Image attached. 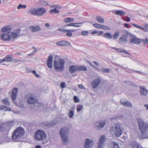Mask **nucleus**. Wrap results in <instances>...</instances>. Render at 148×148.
Returning <instances> with one entry per match:
<instances>
[{"mask_svg":"<svg viewBox=\"0 0 148 148\" xmlns=\"http://www.w3.org/2000/svg\"><path fill=\"white\" fill-rule=\"evenodd\" d=\"M83 108V106L82 105H79L77 107V112H80Z\"/></svg>","mask_w":148,"mask_h":148,"instance_id":"c03bdc74","label":"nucleus"},{"mask_svg":"<svg viewBox=\"0 0 148 148\" xmlns=\"http://www.w3.org/2000/svg\"><path fill=\"white\" fill-rule=\"evenodd\" d=\"M75 24L74 23H71L64 25L65 27L72 26L74 27Z\"/></svg>","mask_w":148,"mask_h":148,"instance_id":"680f3d73","label":"nucleus"},{"mask_svg":"<svg viewBox=\"0 0 148 148\" xmlns=\"http://www.w3.org/2000/svg\"><path fill=\"white\" fill-rule=\"evenodd\" d=\"M103 36L108 39H111L112 38V36L110 32H107L104 33L103 34Z\"/></svg>","mask_w":148,"mask_h":148,"instance_id":"b1692460","label":"nucleus"},{"mask_svg":"<svg viewBox=\"0 0 148 148\" xmlns=\"http://www.w3.org/2000/svg\"><path fill=\"white\" fill-rule=\"evenodd\" d=\"M53 56L52 55H50L48 56L47 61V65L49 68L52 67V63L53 62Z\"/></svg>","mask_w":148,"mask_h":148,"instance_id":"f3484780","label":"nucleus"},{"mask_svg":"<svg viewBox=\"0 0 148 148\" xmlns=\"http://www.w3.org/2000/svg\"><path fill=\"white\" fill-rule=\"evenodd\" d=\"M40 4L43 6H47L48 5V3L45 1H42L40 2Z\"/></svg>","mask_w":148,"mask_h":148,"instance_id":"79ce46f5","label":"nucleus"},{"mask_svg":"<svg viewBox=\"0 0 148 148\" xmlns=\"http://www.w3.org/2000/svg\"><path fill=\"white\" fill-rule=\"evenodd\" d=\"M56 121H50L43 122L42 124L43 126L46 128L50 127L56 124Z\"/></svg>","mask_w":148,"mask_h":148,"instance_id":"9d476101","label":"nucleus"},{"mask_svg":"<svg viewBox=\"0 0 148 148\" xmlns=\"http://www.w3.org/2000/svg\"><path fill=\"white\" fill-rule=\"evenodd\" d=\"M74 115V111L73 110H70L69 112V114L68 115L69 117L71 118Z\"/></svg>","mask_w":148,"mask_h":148,"instance_id":"a18cd8bd","label":"nucleus"},{"mask_svg":"<svg viewBox=\"0 0 148 148\" xmlns=\"http://www.w3.org/2000/svg\"><path fill=\"white\" fill-rule=\"evenodd\" d=\"M29 12L32 14L36 16L37 11L36 10L35 8L31 9L30 10H29Z\"/></svg>","mask_w":148,"mask_h":148,"instance_id":"e433bc0d","label":"nucleus"},{"mask_svg":"<svg viewBox=\"0 0 148 148\" xmlns=\"http://www.w3.org/2000/svg\"><path fill=\"white\" fill-rule=\"evenodd\" d=\"M65 64L64 59H60L58 62L55 60L53 61V67L57 72H61L64 71Z\"/></svg>","mask_w":148,"mask_h":148,"instance_id":"f03ea898","label":"nucleus"},{"mask_svg":"<svg viewBox=\"0 0 148 148\" xmlns=\"http://www.w3.org/2000/svg\"><path fill=\"white\" fill-rule=\"evenodd\" d=\"M56 44L59 46H68L70 45L69 42L66 40H60L57 42Z\"/></svg>","mask_w":148,"mask_h":148,"instance_id":"f8f14e48","label":"nucleus"},{"mask_svg":"<svg viewBox=\"0 0 148 148\" xmlns=\"http://www.w3.org/2000/svg\"><path fill=\"white\" fill-rule=\"evenodd\" d=\"M132 147L133 148H139V146L138 144L136 142H133L132 143Z\"/></svg>","mask_w":148,"mask_h":148,"instance_id":"f704fd0d","label":"nucleus"},{"mask_svg":"<svg viewBox=\"0 0 148 148\" xmlns=\"http://www.w3.org/2000/svg\"><path fill=\"white\" fill-rule=\"evenodd\" d=\"M58 30L59 31L63 32L64 33H66L67 32H74L75 31V30L74 29H65L60 28H58Z\"/></svg>","mask_w":148,"mask_h":148,"instance_id":"bb28decb","label":"nucleus"},{"mask_svg":"<svg viewBox=\"0 0 148 148\" xmlns=\"http://www.w3.org/2000/svg\"><path fill=\"white\" fill-rule=\"evenodd\" d=\"M125 21L127 22L130 21V17H125Z\"/></svg>","mask_w":148,"mask_h":148,"instance_id":"69168bd1","label":"nucleus"},{"mask_svg":"<svg viewBox=\"0 0 148 148\" xmlns=\"http://www.w3.org/2000/svg\"><path fill=\"white\" fill-rule=\"evenodd\" d=\"M133 37H134V38H131L130 39L129 43L131 44H140L141 42L140 39L136 38L135 36H134Z\"/></svg>","mask_w":148,"mask_h":148,"instance_id":"4468645a","label":"nucleus"},{"mask_svg":"<svg viewBox=\"0 0 148 148\" xmlns=\"http://www.w3.org/2000/svg\"><path fill=\"white\" fill-rule=\"evenodd\" d=\"M101 82V79H96L95 80L92 81L91 82V84L92 88H97Z\"/></svg>","mask_w":148,"mask_h":148,"instance_id":"9b49d317","label":"nucleus"},{"mask_svg":"<svg viewBox=\"0 0 148 148\" xmlns=\"http://www.w3.org/2000/svg\"><path fill=\"white\" fill-rule=\"evenodd\" d=\"M18 91V89L16 88H14L12 90V93H14V94H17Z\"/></svg>","mask_w":148,"mask_h":148,"instance_id":"4d7b16f0","label":"nucleus"},{"mask_svg":"<svg viewBox=\"0 0 148 148\" xmlns=\"http://www.w3.org/2000/svg\"><path fill=\"white\" fill-rule=\"evenodd\" d=\"M88 31H84L82 32L81 34L82 35L87 36L88 35Z\"/></svg>","mask_w":148,"mask_h":148,"instance_id":"49530a36","label":"nucleus"},{"mask_svg":"<svg viewBox=\"0 0 148 148\" xmlns=\"http://www.w3.org/2000/svg\"><path fill=\"white\" fill-rule=\"evenodd\" d=\"M86 62H87V63H88L89 64V65H90V66H92V67H93L94 68H95V69H97V70H99V68H98V67H95V66H94V65H93L92 64V63H91V62H90L88 60H86Z\"/></svg>","mask_w":148,"mask_h":148,"instance_id":"603ef678","label":"nucleus"},{"mask_svg":"<svg viewBox=\"0 0 148 148\" xmlns=\"http://www.w3.org/2000/svg\"><path fill=\"white\" fill-rule=\"evenodd\" d=\"M112 148H119L118 144L116 142H114Z\"/></svg>","mask_w":148,"mask_h":148,"instance_id":"8fccbe9b","label":"nucleus"},{"mask_svg":"<svg viewBox=\"0 0 148 148\" xmlns=\"http://www.w3.org/2000/svg\"><path fill=\"white\" fill-rule=\"evenodd\" d=\"M71 32H67V33H66V36L69 37H70L71 36L73 35L72 33H71Z\"/></svg>","mask_w":148,"mask_h":148,"instance_id":"0e129e2a","label":"nucleus"},{"mask_svg":"<svg viewBox=\"0 0 148 148\" xmlns=\"http://www.w3.org/2000/svg\"><path fill=\"white\" fill-rule=\"evenodd\" d=\"M27 7V5H22L21 4H19L17 7V9H19L21 8L25 9Z\"/></svg>","mask_w":148,"mask_h":148,"instance_id":"ea45409f","label":"nucleus"},{"mask_svg":"<svg viewBox=\"0 0 148 148\" xmlns=\"http://www.w3.org/2000/svg\"><path fill=\"white\" fill-rule=\"evenodd\" d=\"M60 87L62 88H64L65 87V84L64 82H62L60 84Z\"/></svg>","mask_w":148,"mask_h":148,"instance_id":"e2e57ef3","label":"nucleus"},{"mask_svg":"<svg viewBox=\"0 0 148 148\" xmlns=\"http://www.w3.org/2000/svg\"><path fill=\"white\" fill-rule=\"evenodd\" d=\"M110 130L113 132L116 137H120L122 133H123L122 130L121 129L119 124L116 123L114 125V127H112L110 128Z\"/></svg>","mask_w":148,"mask_h":148,"instance_id":"0eeeda50","label":"nucleus"},{"mask_svg":"<svg viewBox=\"0 0 148 148\" xmlns=\"http://www.w3.org/2000/svg\"><path fill=\"white\" fill-rule=\"evenodd\" d=\"M93 25L96 28L98 29H100L101 25L99 24L94 23L93 24Z\"/></svg>","mask_w":148,"mask_h":148,"instance_id":"5fc2aeb1","label":"nucleus"},{"mask_svg":"<svg viewBox=\"0 0 148 148\" xmlns=\"http://www.w3.org/2000/svg\"><path fill=\"white\" fill-rule=\"evenodd\" d=\"M46 137L45 133L42 130H38L35 132L34 138L36 141H41L45 140Z\"/></svg>","mask_w":148,"mask_h":148,"instance_id":"39448f33","label":"nucleus"},{"mask_svg":"<svg viewBox=\"0 0 148 148\" xmlns=\"http://www.w3.org/2000/svg\"><path fill=\"white\" fill-rule=\"evenodd\" d=\"M93 144L94 143L92 140L88 138H86L84 147H86V148H91L93 145Z\"/></svg>","mask_w":148,"mask_h":148,"instance_id":"a211bd4d","label":"nucleus"},{"mask_svg":"<svg viewBox=\"0 0 148 148\" xmlns=\"http://www.w3.org/2000/svg\"><path fill=\"white\" fill-rule=\"evenodd\" d=\"M102 145L103 144L98 143L97 148H103Z\"/></svg>","mask_w":148,"mask_h":148,"instance_id":"774afa93","label":"nucleus"},{"mask_svg":"<svg viewBox=\"0 0 148 148\" xmlns=\"http://www.w3.org/2000/svg\"><path fill=\"white\" fill-rule=\"evenodd\" d=\"M12 29V27L10 26H7L3 27L2 29V31L3 32L9 34Z\"/></svg>","mask_w":148,"mask_h":148,"instance_id":"412c9836","label":"nucleus"},{"mask_svg":"<svg viewBox=\"0 0 148 148\" xmlns=\"http://www.w3.org/2000/svg\"><path fill=\"white\" fill-rule=\"evenodd\" d=\"M10 35L11 36V42H13L15 40V38L17 36V34L15 32H12L10 33Z\"/></svg>","mask_w":148,"mask_h":148,"instance_id":"a878e982","label":"nucleus"},{"mask_svg":"<svg viewBox=\"0 0 148 148\" xmlns=\"http://www.w3.org/2000/svg\"><path fill=\"white\" fill-rule=\"evenodd\" d=\"M69 132L68 127H64L60 129L59 133L62 141L67 143L68 142V135Z\"/></svg>","mask_w":148,"mask_h":148,"instance_id":"423d86ee","label":"nucleus"},{"mask_svg":"<svg viewBox=\"0 0 148 148\" xmlns=\"http://www.w3.org/2000/svg\"><path fill=\"white\" fill-rule=\"evenodd\" d=\"M29 29L33 32L40 31L41 30L39 25H37L36 26H31L29 27Z\"/></svg>","mask_w":148,"mask_h":148,"instance_id":"4be33fe9","label":"nucleus"},{"mask_svg":"<svg viewBox=\"0 0 148 148\" xmlns=\"http://www.w3.org/2000/svg\"><path fill=\"white\" fill-rule=\"evenodd\" d=\"M123 35H124L126 36L127 38L128 37L131 38L134 36V35L130 33L128 31H125V34Z\"/></svg>","mask_w":148,"mask_h":148,"instance_id":"4c0bfd02","label":"nucleus"},{"mask_svg":"<svg viewBox=\"0 0 148 148\" xmlns=\"http://www.w3.org/2000/svg\"><path fill=\"white\" fill-rule=\"evenodd\" d=\"M73 100L75 103L78 102L79 100V99L76 96H75L73 97Z\"/></svg>","mask_w":148,"mask_h":148,"instance_id":"6e6d98bb","label":"nucleus"},{"mask_svg":"<svg viewBox=\"0 0 148 148\" xmlns=\"http://www.w3.org/2000/svg\"><path fill=\"white\" fill-rule=\"evenodd\" d=\"M106 123V120H100L95 123L94 128L97 130H101L105 127Z\"/></svg>","mask_w":148,"mask_h":148,"instance_id":"6e6552de","label":"nucleus"},{"mask_svg":"<svg viewBox=\"0 0 148 148\" xmlns=\"http://www.w3.org/2000/svg\"><path fill=\"white\" fill-rule=\"evenodd\" d=\"M120 44H125L127 42V36L124 35H122L119 40Z\"/></svg>","mask_w":148,"mask_h":148,"instance_id":"aec40b11","label":"nucleus"},{"mask_svg":"<svg viewBox=\"0 0 148 148\" xmlns=\"http://www.w3.org/2000/svg\"><path fill=\"white\" fill-rule=\"evenodd\" d=\"M116 50L118 52L124 53L125 54H127L130 56L131 55L130 53L128 52L126 50H125L123 49L117 48L116 49Z\"/></svg>","mask_w":148,"mask_h":148,"instance_id":"473e14b6","label":"nucleus"},{"mask_svg":"<svg viewBox=\"0 0 148 148\" xmlns=\"http://www.w3.org/2000/svg\"><path fill=\"white\" fill-rule=\"evenodd\" d=\"M140 92L141 95L146 96L148 93V90L145 87L140 86Z\"/></svg>","mask_w":148,"mask_h":148,"instance_id":"6ab92c4d","label":"nucleus"},{"mask_svg":"<svg viewBox=\"0 0 148 148\" xmlns=\"http://www.w3.org/2000/svg\"><path fill=\"white\" fill-rule=\"evenodd\" d=\"M5 61L7 62H12L14 60V58L10 55H7L4 58Z\"/></svg>","mask_w":148,"mask_h":148,"instance_id":"5701e85b","label":"nucleus"},{"mask_svg":"<svg viewBox=\"0 0 148 148\" xmlns=\"http://www.w3.org/2000/svg\"><path fill=\"white\" fill-rule=\"evenodd\" d=\"M120 101L121 103L124 106L130 108L132 106V104L130 102L125 99H122Z\"/></svg>","mask_w":148,"mask_h":148,"instance_id":"1a4fd4ad","label":"nucleus"},{"mask_svg":"<svg viewBox=\"0 0 148 148\" xmlns=\"http://www.w3.org/2000/svg\"><path fill=\"white\" fill-rule=\"evenodd\" d=\"M49 12L51 13L57 14L59 12V11L56 8H55L54 9L50 10Z\"/></svg>","mask_w":148,"mask_h":148,"instance_id":"c9c22d12","label":"nucleus"},{"mask_svg":"<svg viewBox=\"0 0 148 148\" xmlns=\"http://www.w3.org/2000/svg\"><path fill=\"white\" fill-rule=\"evenodd\" d=\"M87 70V67L84 66H70L69 67V71L71 74H73L76 72L83 71L86 72Z\"/></svg>","mask_w":148,"mask_h":148,"instance_id":"20e7f679","label":"nucleus"},{"mask_svg":"<svg viewBox=\"0 0 148 148\" xmlns=\"http://www.w3.org/2000/svg\"><path fill=\"white\" fill-rule=\"evenodd\" d=\"M17 94H14L13 93H12V97L11 99L12 100H15Z\"/></svg>","mask_w":148,"mask_h":148,"instance_id":"13d9d810","label":"nucleus"},{"mask_svg":"<svg viewBox=\"0 0 148 148\" xmlns=\"http://www.w3.org/2000/svg\"><path fill=\"white\" fill-rule=\"evenodd\" d=\"M119 33V31H116L115 32L112 36V38L113 40H116L118 38Z\"/></svg>","mask_w":148,"mask_h":148,"instance_id":"7c9ffc66","label":"nucleus"},{"mask_svg":"<svg viewBox=\"0 0 148 148\" xmlns=\"http://www.w3.org/2000/svg\"><path fill=\"white\" fill-rule=\"evenodd\" d=\"M105 141V136L104 135L102 136L100 138L99 143H98L103 144Z\"/></svg>","mask_w":148,"mask_h":148,"instance_id":"72a5a7b5","label":"nucleus"},{"mask_svg":"<svg viewBox=\"0 0 148 148\" xmlns=\"http://www.w3.org/2000/svg\"><path fill=\"white\" fill-rule=\"evenodd\" d=\"M2 101L3 104H5L6 105L9 106L10 104L9 101L7 99H2Z\"/></svg>","mask_w":148,"mask_h":148,"instance_id":"58836bf2","label":"nucleus"},{"mask_svg":"<svg viewBox=\"0 0 148 148\" xmlns=\"http://www.w3.org/2000/svg\"><path fill=\"white\" fill-rule=\"evenodd\" d=\"M74 21V19L73 18L69 17L66 18L64 20V22L65 23L69 22H73Z\"/></svg>","mask_w":148,"mask_h":148,"instance_id":"c85d7f7f","label":"nucleus"},{"mask_svg":"<svg viewBox=\"0 0 148 148\" xmlns=\"http://www.w3.org/2000/svg\"><path fill=\"white\" fill-rule=\"evenodd\" d=\"M129 70H130V71H132L134 72H135L136 73H138L140 74H141V75H145V73L144 72H142L140 71H135L134 70L131 69H130Z\"/></svg>","mask_w":148,"mask_h":148,"instance_id":"de8ad7c7","label":"nucleus"},{"mask_svg":"<svg viewBox=\"0 0 148 148\" xmlns=\"http://www.w3.org/2000/svg\"><path fill=\"white\" fill-rule=\"evenodd\" d=\"M36 16H39L42 15L46 12L45 8H40L36 10Z\"/></svg>","mask_w":148,"mask_h":148,"instance_id":"ddd939ff","label":"nucleus"},{"mask_svg":"<svg viewBox=\"0 0 148 148\" xmlns=\"http://www.w3.org/2000/svg\"><path fill=\"white\" fill-rule=\"evenodd\" d=\"M96 20L100 23H103L104 22V19L100 16H97L95 18Z\"/></svg>","mask_w":148,"mask_h":148,"instance_id":"2f4dec72","label":"nucleus"},{"mask_svg":"<svg viewBox=\"0 0 148 148\" xmlns=\"http://www.w3.org/2000/svg\"><path fill=\"white\" fill-rule=\"evenodd\" d=\"M101 71L103 73H109L110 72V69L108 68H104Z\"/></svg>","mask_w":148,"mask_h":148,"instance_id":"3c124183","label":"nucleus"},{"mask_svg":"<svg viewBox=\"0 0 148 148\" xmlns=\"http://www.w3.org/2000/svg\"><path fill=\"white\" fill-rule=\"evenodd\" d=\"M141 41L144 43V45H146L148 44V38H145L141 40Z\"/></svg>","mask_w":148,"mask_h":148,"instance_id":"09e8293b","label":"nucleus"},{"mask_svg":"<svg viewBox=\"0 0 148 148\" xmlns=\"http://www.w3.org/2000/svg\"><path fill=\"white\" fill-rule=\"evenodd\" d=\"M1 37L2 40L3 41H8L10 40L11 41V36L8 34H2L1 35Z\"/></svg>","mask_w":148,"mask_h":148,"instance_id":"dca6fc26","label":"nucleus"},{"mask_svg":"<svg viewBox=\"0 0 148 148\" xmlns=\"http://www.w3.org/2000/svg\"><path fill=\"white\" fill-rule=\"evenodd\" d=\"M16 32L17 34V35H19L20 34V32L21 31V29H16Z\"/></svg>","mask_w":148,"mask_h":148,"instance_id":"338daca9","label":"nucleus"},{"mask_svg":"<svg viewBox=\"0 0 148 148\" xmlns=\"http://www.w3.org/2000/svg\"><path fill=\"white\" fill-rule=\"evenodd\" d=\"M35 106H37L38 108H40L43 106V104L42 103L39 102L38 100V102L35 103Z\"/></svg>","mask_w":148,"mask_h":148,"instance_id":"a19ab883","label":"nucleus"},{"mask_svg":"<svg viewBox=\"0 0 148 148\" xmlns=\"http://www.w3.org/2000/svg\"><path fill=\"white\" fill-rule=\"evenodd\" d=\"M75 24L74 25V27H78L81 26L82 25L83 23H75Z\"/></svg>","mask_w":148,"mask_h":148,"instance_id":"bf43d9fd","label":"nucleus"},{"mask_svg":"<svg viewBox=\"0 0 148 148\" xmlns=\"http://www.w3.org/2000/svg\"><path fill=\"white\" fill-rule=\"evenodd\" d=\"M100 29L104 30H110V27L104 25H101Z\"/></svg>","mask_w":148,"mask_h":148,"instance_id":"37998d69","label":"nucleus"},{"mask_svg":"<svg viewBox=\"0 0 148 148\" xmlns=\"http://www.w3.org/2000/svg\"><path fill=\"white\" fill-rule=\"evenodd\" d=\"M24 130L21 127H19L15 129L12 133V139L15 142H18V139H19L24 135Z\"/></svg>","mask_w":148,"mask_h":148,"instance_id":"7ed1b4c3","label":"nucleus"},{"mask_svg":"<svg viewBox=\"0 0 148 148\" xmlns=\"http://www.w3.org/2000/svg\"><path fill=\"white\" fill-rule=\"evenodd\" d=\"M137 121L139 125V128L141 133V138H148V137L146 133L148 131V123H145L143 119L140 118L138 119Z\"/></svg>","mask_w":148,"mask_h":148,"instance_id":"f257e3e1","label":"nucleus"},{"mask_svg":"<svg viewBox=\"0 0 148 148\" xmlns=\"http://www.w3.org/2000/svg\"><path fill=\"white\" fill-rule=\"evenodd\" d=\"M115 14L116 15L122 16L123 15H124L126 13L121 10H117L115 12Z\"/></svg>","mask_w":148,"mask_h":148,"instance_id":"cd10ccee","label":"nucleus"},{"mask_svg":"<svg viewBox=\"0 0 148 148\" xmlns=\"http://www.w3.org/2000/svg\"><path fill=\"white\" fill-rule=\"evenodd\" d=\"M13 125L12 121H10L7 123L5 127L6 129L7 130H9Z\"/></svg>","mask_w":148,"mask_h":148,"instance_id":"c756f323","label":"nucleus"},{"mask_svg":"<svg viewBox=\"0 0 148 148\" xmlns=\"http://www.w3.org/2000/svg\"><path fill=\"white\" fill-rule=\"evenodd\" d=\"M0 109L5 111H10L12 110L10 107L4 105H2L0 106Z\"/></svg>","mask_w":148,"mask_h":148,"instance_id":"393cba45","label":"nucleus"},{"mask_svg":"<svg viewBox=\"0 0 148 148\" xmlns=\"http://www.w3.org/2000/svg\"><path fill=\"white\" fill-rule=\"evenodd\" d=\"M37 102L38 100L32 97H29L27 100V103L30 104H32L35 105Z\"/></svg>","mask_w":148,"mask_h":148,"instance_id":"2eb2a0df","label":"nucleus"},{"mask_svg":"<svg viewBox=\"0 0 148 148\" xmlns=\"http://www.w3.org/2000/svg\"><path fill=\"white\" fill-rule=\"evenodd\" d=\"M114 65L116 66H119L121 69H128L127 68L124 67L123 66H121L119 64H118L115 63V64H114Z\"/></svg>","mask_w":148,"mask_h":148,"instance_id":"052dcab7","label":"nucleus"},{"mask_svg":"<svg viewBox=\"0 0 148 148\" xmlns=\"http://www.w3.org/2000/svg\"><path fill=\"white\" fill-rule=\"evenodd\" d=\"M86 62H87V63H88L89 64V65H90V66H92V67H93L94 68H95V69H97V70H99V68H98V67H95V66H94V65H93L92 64V63H91V62H90L88 60H86Z\"/></svg>","mask_w":148,"mask_h":148,"instance_id":"864d4df0","label":"nucleus"}]
</instances>
